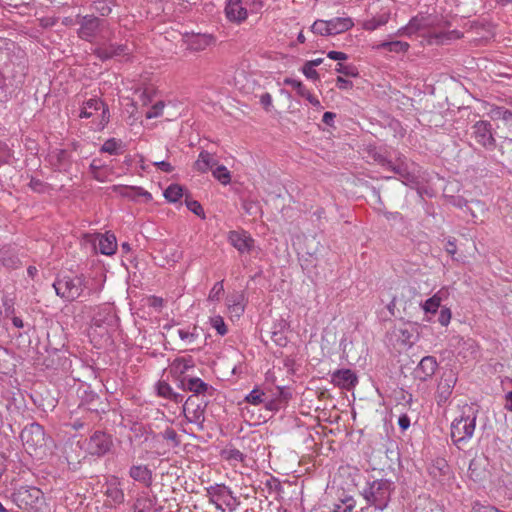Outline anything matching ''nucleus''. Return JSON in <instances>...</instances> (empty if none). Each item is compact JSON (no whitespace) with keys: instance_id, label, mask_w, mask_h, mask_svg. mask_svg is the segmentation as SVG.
Wrapping results in <instances>:
<instances>
[{"instance_id":"56","label":"nucleus","mask_w":512,"mask_h":512,"mask_svg":"<svg viewBox=\"0 0 512 512\" xmlns=\"http://www.w3.org/2000/svg\"><path fill=\"white\" fill-rule=\"evenodd\" d=\"M302 97L305 98L316 109L321 110L323 108L319 99L316 96H314L309 90H307V92H305V94Z\"/></svg>"},{"instance_id":"8","label":"nucleus","mask_w":512,"mask_h":512,"mask_svg":"<svg viewBox=\"0 0 512 512\" xmlns=\"http://www.w3.org/2000/svg\"><path fill=\"white\" fill-rule=\"evenodd\" d=\"M98 111H100V120L96 124V130H102L109 122V110L108 107L97 98H92L86 101L80 111L79 116L81 118H90L93 117Z\"/></svg>"},{"instance_id":"33","label":"nucleus","mask_w":512,"mask_h":512,"mask_svg":"<svg viewBox=\"0 0 512 512\" xmlns=\"http://www.w3.org/2000/svg\"><path fill=\"white\" fill-rule=\"evenodd\" d=\"M183 196V189L180 185L172 184L164 192L168 202L175 203Z\"/></svg>"},{"instance_id":"17","label":"nucleus","mask_w":512,"mask_h":512,"mask_svg":"<svg viewBox=\"0 0 512 512\" xmlns=\"http://www.w3.org/2000/svg\"><path fill=\"white\" fill-rule=\"evenodd\" d=\"M100 28V20L94 16H84L80 22L78 31L79 37L90 41L92 40Z\"/></svg>"},{"instance_id":"60","label":"nucleus","mask_w":512,"mask_h":512,"mask_svg":"<svg viewBox=\"0 0 512 512\" xmlns=\"http://www.w3.org/2000/svg\"><path fill=\"white\" fill-rule=\"evenodd\" d=\"M336 86L341 90H349L353 87V83L352 81L339 76L336 79Z\"/></svg>"},{"instance_id":"32","label":"nucleus","mask_w":512,"mask_h":512,"mask_svg":"<svg viewBox=\"0 0 512 512\" xmlns=\"http://www.w3.org/2000/svg\"><path fill=\"white\" fill-rule=\"evenodd\" d=\"M212 174L223 185H227L231 181L230 171L224 165H216Z\"/></svg>"},{"instance_id":"34","label":"nucleus","mask_w":512,"mask_h":512,"mask_svg":"<svg viewBox=\"0 0 512 512\" xmlns=\"http://www.w3.org/2000/svg\"><path fill=\"white\" fill-rule=\"evenodd\" d=\"M106 495L110 498L114 503H121L124 500V493L121 488L118 487L116 483H112L107 487Z\"/></svg>"},{"instance_id":"4","label":"nucleus","mask_w":512,"mask_h":512,"mask_svg":"<svg viewBox=\"0 0 512 512\" xmlns=\"http://www.w3.org/2000/svg\"><path fill=\"white\" fill-rule=\"evenodd\" d=\"M53 288L58 297L72 302L83 296L82 276L58 277L53 283Z\"/></svg>"},{"instance_id":"12","label":"nucleus","mask_w":512,"mask_h":512,"mask_svg":"<svg viewBox=\"0 0 512 512\" xmlns=\"http://www.w3.org/2000/svg\"><path fill=\"white\" fill-rule=\"evenodd\" d=\"M229 243L240 253H249L253 250L255 241L245 230H233L228 233Z\"/></svg>"},{"instance_id":"39","label":"nucleus","mask_w":512,"mask_h":512,"mask_svg":"<svg viewBox=\"0 0 512 512\" xmlns=\"http://www.w3.org/2000/svg\"><path fill=\"white\" fill-rule=\"evenodd\" d=\"M210 324L219 335L223 336L227 333L226 324L224 322V319L220 315H215L211 317Z\"/></svg>"},{"instance_id":"15","label":"nucleus","mask_w":512,"mask_h":512,"mask_svg":"<svg viewBox=\"0 0 512 512\" xmlns=\"http://www.w3.org/2000/svg\"><path fill=\"white\" fill-rule=\"evenodd\" d=\"M491 125L487 121H478L473 125V134L476 141L484 147H493L495 140Z\"/></svg>"},{"instance_id":"40","label":"nucleus","mask_w":512,"mask_h":512,"mask_svg":"<svg viewBox=\"0 0 512 512\" xmlns=\"http://www.w3.org/2000/svg\"><path fill=\"white\" fill-rule=\"evenodd\" d=\"M157 391H158V395L162 396V397H165V398H171L172 396L175 397V399H173L175 402H180L182 401V399H178L177 397L179 395L177 394H174L173 391H172V388L170 387L169 384L167 383H164V382H160L157 386Z\"/></svg>"},{"instance_id":"38","label":"nucleus","mask_w":512,"mask_h":512,"mask_svg":"<svg viewBox=\"0 0 512 512\" xmlns=\"http://www.w3.org/2000/svg\"><path fill=\"white\" fill-rule=\"evenodd\" d=\"M441 304L433 296L426 299L422 304L421 308L427 314H435L440 308Z\"/></svg>"},{"instance_id":"27","label":"nucleus","mask_w":512,"mask_h":512,"mask_svg":"<svg viewBox=\"0 0 512 512\" xmlns=\"http://www.w3.org/2000/svg\"><path fill=\"white\" fill-rule=\"evenodd\" d=\"M227 307L231 317L239 318L244 312L243 295L235 293L228 296Z\"/></svg>"},{"instance_id":"21","label":"nucleus","mask_w":512,"mask_h":512,"mask_svg":"<svg viewBox=\"0 0 512 512\" xmlns=\"http://www.w3.org/2000/svg\"><path fill=\"white\" fill-rule=\"evenodd\" d=\"M332 382L342 388H350L357 382L356 375L350 369L337 370L332 374Z\"/></svg>"},{"instance_id":"18","label":"nucleus","mask_w":512,"mask_h":512,"mask_svg":"<svg viewBox=\"0 0 512 512\" xmlns=\"http://www.w3.org/2000/svg\"><path fill=\"white\" fill-rule=\"evenodd\" d=\"M113 191L121 195L122 197L137 201L139 198H143L144 202H150L152 195L150 192L137 186H113Z\"/></svg>"},{"instance_id":"13","label":"nucleus","mask_w":512,"mask_h":512,"mask_svg":"<svg viewBox=\"0 0 512 512\" xmlns=\"http://www.w3.org/2000/svg\"><path fill=\"white\" fill-rule=\"evenodd\" d=\"M225 16L233 23H242L248 17V10L242 0H226Z\"/></svg>"},{"instance_id":"24","label":"nucleus","mask_w":512,"mask_h":512,"mask_svg":"<svg viewBox=\"0 0 512 512\" xmlns=\"http://www.w3.org/2000/svg\"><path fill=\"white\" fill-rule=\"evenodd\" d=\"M95 52L100 59L106 60L113 57L126 55L128 53V48L125 45H109L99 47Z\"/></svg>"},{"instance_id":"64","label":"nucleus","mask_w":512,"mask_h":512,"mask_svg":"<svg viewBox=\"0 0 512 512\" xmlns=\"http://www.w3.org/2000/svg\"><path fill=\"white\" fill-rule=\"evenodd\" d=\"M90 169L95 179H97L98 181H104V179L99 174L100 165L96 160L92 161V163L90 164Z\"/></svg>"},{"instance_id":"23","label":"nucleus","mask_w":512,"mask_h":512,"mask_svg":"<svg viewBox=\"0 0 512 512\" xmlns=\"http://www.w3.org/2000/svg\"><path fill=\"white\" fill-rule=\"evenodd\" d=\"M430 474L434 478H437V480L442 484H446L451 477L450 468L443 459H439L435 462V464L430 468Z\"/></svg>"},{"instance_id":"42","label":"nucleus","mask_w":512,"mask_h":512,"mask_svg":"<svg viewBox=\"0 0 512 512\" xmlns=\"http://www.w3.org/2000/svg\"><path fill=\"white\" fill-rule=\"evenodd\" d=\"M178 335L185 344H191L198 338L196 328H193L192 330L179 329Z\"/></svg>"},{"instance_id":"3","label":"nucleus","mask_w":512,"mask_h":512,"mask_svg":"<svg viewBox=\"0 0 512 512\" xmlns=\"http://www.w3.org/2000/svg\"><path fill=\"white\" fill-rule=\"evenodd\" d=\"M392 491V482L379 479L373 481L364 491V497L370 505L382 511L388 506Z\"/></svg>"},{"instance_id":"44","label":"nucleus","mask_w":512,"mask_h":512,"mask_svg":"<svg viewBox=\"0 0 512 512\" xmlns=\"http://www.w3.org/2000/svg\"><path fill=\"white\" fill-rule=\"evenodd\" d=\"M223 292H224L223 282L219 281V282L215 283L209 292L208 300L209 301H219Z\"/></svg>"},{"instance_id":"41","label":"nucleus","mask_w":512,"mask_h":512,"mask_svg":"<svg viewBox=\"0 0 512 512\" xmlns=\"http://www.w3.org/2000/svg\"><path fill=\"white\" fill-rule=\"evenodd\" d=\"M121 146V142L111 138L104 142L101 151L109 153L111 155L117 154Z\"/></svg>"},{"instance_id":"6","label":"nucleus","mask_w":512,"mask_h":512,"mask_svg":"<svg viewBox=\"0 0 512 512\" xmlns=\"http://www.w3.org/2000/svg\"><path fill=\"white\" fill-rule=\"evenodd\" d=\"M207 494L209 501L213 504L216 509L224 511L223 506L233 512L239 506V501L236 496L233 495L231 489L222 484H216L207 488Z\"/></svg>"},{"instance_id":"59","label":"nucleus","mask_w":512,"mask_h":512,"mask_svg":"<svg viewBox=\"0 0 512 512\" xmlns=\"http://www.w3.org/2000/svg\"><path fill=\"white\" fill-rule=\"evenodd\" d=\"M29 187L33 190V191H36V192H44L45 191V184L39 180V179H34L32 178L29 182Z\"/></svg>"},{"instance_id":"48","label":"nucleus","mask_w":512,"mask_h":512,"mask_svg":"<svg viewBox=\"0 0 512 512\" xmlns=\"http://www.w3.org/2000/svg\"><path fill=\"white\" fill-rule=\"evenodd\" d=\"M164 106V102H157L146 112V117L148 119H152L161 116L163 113Z\"/></svg>"},{"instance_id":"20","label":"nucleus","mask_w":512,"mask_h":512,"mask_svg":"<svg viewBox=\"0 0 512 512\" xmlns=\"http://www.w3.org/2000/svg\"><path fill=\"white\" fill-rule=\"evenodd\" d=\"M0 264L7 269H17L21 266V261L13 248L0 245Z\"/></svg>"},{"instance_id":"29","label":"nucleus","mask_w":512,"mask_h":512,"mask_svg":"<svg viewBox=\"0 0 512 512\" xmlns=\"http://www.w3.org/2000/svg\"><path fill=\"white\" fill-rule=\"evenodd\" d=\"M129 474L134 480L141 481V482H146L151 477V473H150L149 469L144 465L132 466L130 468Z\"/></svg>"},{"instance_id":"28","label":"nucleus","mask_w":512,"mask_h":512,"mask_svg":"<svg viewBox=\"0 0 512 512\" xmlns=\"http://www.w3.org/2000/svg\"><path fill=\"white\" fill-rule=\"evenodd\" d=\"M194 366L191 358H176L170 365V371L175 375H182Z\"/></svg>"},{"instance_id":"37","label":"nucleus","mask_w":512,"mask_h":512,"mask_svg":"<svg viewBox=\"0 0 512 512\" xmlns=\"http://www.w3.org/2000/svg\"><path fill=\"white\" fill-rule=\"evenodd\" d=\"M94 9L101 16H107L112 11V2L110 0H96L94 2Z\"/></svg>"},{"instance_id":"25","label":"nucleus","mask_w":512,"mask_h":512,"mask_svg":"<svg viewBox=\"0 0 512 512\" xmlns=\"http://www.w3.org/2000/svg\"><path fill=\"white\" fill-rule=\"evenodd\" d=\"M216 165L215 157L207 151H202L194 163V168L201 173H205L208 170H213Z\"/></svg>"},{"instance_id":"46","label":"nucleus","mask_w":512,"mask_h":512,"mask_svg":"<svg viewBox=\"0 0 512 512\" xmlns=\"http://www.w3.org/2000/svg\"><path fill=\"white\" fill-rule=\"evenodd\" d=\"M284 83L286 85L291 86L293 89H295L299 96H303L305 92H307V88L303 85V83L299 80L293 79V78H286L284 80Z\"/></svg>"},{"instance_id":"1","label":"nucleus","mask_w":512,"mask_h":512,"mask_svg":"<svg viewBox=\"0 0 512 512\" xmlns=\"http://www.w3.org/2000/svg\"><path fill=\"white\" fill-rule=\"evenodd\" d=\"M478 407L474 404L464 403L459 406V415L451 423V438L458 448L466 444L474 435Z\"/></svg>"},{"instance_id":"31","label":"nucleus","mask_w":512,"mask_h":512,"mask_svg":"<svg viewBox=\"0 0 512 512\" xmlns=\"http://www.w3.org/2000/svg\"><path fill=\"white\" fill-rule=\"evenodd\" d=\"M185 389L194 392L195 394L204 393L208 389V384L203 382L200 378H190L187 382H183Z\"/></svg>"},{"instance_id":"26","label":"nucleus","mask_w":512,"mask_h":512,"mask_svg":"<svg viewBox=\"0 0 512 512\" xmlns=\"http://www.w3.org/2000/svg\"><path fill=\"white\" fill-rule=\"evenodd\" d=\"M99 251L104 255H112L117 249V240L113 234L105 233L98 237Z\"/></svg>"},{"instance_id":"43","label":"nucleus","mask_w":512,"mask_h":512,"mask_svg":"<svg viewBox=\"0 0 512 512\" xmlns=\"http://www.w3.org/2000/svg\"><path fill=\"white\" fill-rule=\"evenodd\" d=\"M335 70L336 72L349 77H357L359 74L357 68L353 65H343L338 63Z\"/></svg>"},{"instance_id":"50","label":"nucleus","mask_w":512,"mask_h":512,"mask_svg":"<svg viewBox=\"0 0 512 512\" xmlns=\"http://www.w3.org/2000/svg\"><path fill=\"white\" fill-rule=\"evenodd\" d=\"M452 318L451 310L448 307H442L438 316V322L446 327L449 325Z\"/></svg>"},{"instance_id":"11","label":"nucleus","mask_w":512,"mask_h":512,"mask_svg":"<svg viewBox=\"0 0 512 512\" xmlns=\"http://www.w3.org/2000/svg\"><path fill=\"white\" fill-rule=\"evenodd\" d=\"M112 445L110 437L100 431L95 432L86 443V450L91 455L102 456L106 454Z\"/></svg>"},{"instance_id":"58","label":"nucleus","mask_w":512,"mask_h":512,"mask_svg":"<svg viewBox=\"0 0 512 512\" xmlns=\"http://www.w3.org/2000/svg\"><path fill=\"white\" fill-rule=\"evenodd\" d=\"M225 454H226V458L229 460H234V461L240 462L244 458L243 454L237 449H229V450L225 451Z\"/></svg>"},{"instance_id":"49","label":"nucleus","mask_w":512,"mask_h":512,"mask_svg":"<svg viewBox=\"0 0 512 512\" xmlns=\"http://www.w3.org/2000/svg\"><path fill=\"white\" fill-rule=\"evenodd\" d=\"M162 437L168 441L172 447H175L179 444V440H178V435L176 433V431L172 428H168L166 429L163 433H162Z\"/></svg>"},{"instance_id":"7","label":"nucleus","mask_w":512,"mask_h":512,"mask_svg":"<svg viewBox=\"0 0 512 512\" xmlns=\"http://www.w3.org/2000/svg\"><path fill=\"white\" fill-rule=\"evenodd\" d=\"M23 446L29 454H37L46 445L44 429L38 423H31L26 426L20 435Z\"/></svg>"},{"instance_id":"45","label":"nucleus","mask_w":512,"mask_h":512,"mask_svg":"<svg viewBox=\"0 0 512 512\" xmlns=\"http://www.w3.org/2000/svg\"><path fill=\"white\" fill-rule=\"evenodd\" d=\"M410 45L404 41H390L389 52L393 53H405L408 51Z\"/></svg>"},{"instance_id":"2","label":"nucleus","mask_w":512,"mask_h":512,"mask_svg":"<svg viewBox=\"0 0 512 512\" xmlns=\"http://www.w3.org/2000/svg\"><path fill=\"white\" fill-rule=\"evenodd\" d=\"M117 316L111 306H100L92 318L89 335L110 338V333L117 328Z\"/></svg>"},{"instance_id":"63","label":"nucleus","mask_w":512,"mask_h":512,"mask_svg":"<svg viewBox=\"0 0 512 512\" xmlns=\"http://www.w3.org/2000/svg\"><path fill=\"white\" fill-rule=\"evenodd\" d=\"M260 103L266 110H269L272 106V96L269 93L262 94L260 96Z\"/></svg>"},{"instance_id":"16","label":"nucleus","mask_w":512,"mask_h":512,"mask_svg":"<svg viewBox=\"0 0 512 512\" xmlns=\"http://www.w3.org/2000/svg\"><path fill=\"white\" fill-rule=\"evenodd\" d=\"M197 396L189 397L183 405V413L190 423L202 424L204 421V409L195 403Z\"/></svg>"},{"instance_id":"55","label":"nucleus","mask_w":512,"mask_h":512,"mask_svg":"<svg viewBox=\"0 0 512 512\" xmlns=\"http://www.w3.org/2000/svg\"><path fill=\"white\" fill-rule=\"evenodd\" d=\"M417 29L416 20H411L407 26L402 27L397 31V35H411Z\"/></svg>"},{"instance_id":"9","label":"nucleus","mask_w":512,"mask_h":512,"mask_svg":"<svg viewBox=\"0 0 512 512\" xmlns=\"http://www.w3.org/2000/svg\"><path fill=\"white\" fill-rule=\"evenodd\" d=\"M457 380V375L453 370H447L442 373L435 393L438 405H444L449 401Z\"/></svg>"},{"instance_id":"61","label":"nucleus","mask_w":512,"mask_h":512,"mask_svg":"<svg viewBox=\"0 0 512 512\" xmlns=\"http://www.w3.org/2000/svg\"><path fill=\"white\" fill-rule=\"evenodd\" d=\"M153 165L156 166L161 171L166 172V173H170L174 169L173 166L167 161H155V162H153Z\"/></svg>"},{"instance_id":"54","label":"nucleus","mask_w":512,"mask_h":512,"mask_svg":"<svg viewBox=\"0 0 512 512\" xmlns=\"http://www.w3.org/2000/svg\"><path fill=\"white\" fill-rule=\"evenodd\" d=\"M448 39H450V37L447 33L431 34L428 42L430 44H443Z\"/></svg>"},{"instance_id":"62","label":"nucleus","mask_w":512,"mask_h":512,"mask_svg":"<svg viewBox=\"0 0 512 512\" xmlns=\"http://www.w3.org/2000/svg\"><path fill=\"white\" fill-rule=\"evenodd\" d=\"M327 57L331 60H335V61H343V60H347L348 56L347 54H345L344 52H340V51H329L327 53Z\"/></svg>"},{"instance_id":"22","label":"nucleus","mask_w":512,"mask_h":512,"mask_svg":"<svg viewBox=\"0 0 512 512\" xmlns=\"http://www.w3.org/2000/svg\"><path fill=\"white\" fill-rule=\"evenodd\" d=\"M330 34L337 35L350 30L354 22L350 17H336L328 20Z\"/></svg>"},{"instance_id":"35","label":"nucleus","mask_w":512,"mask_h":512,"mask_svg":"<svg viewBox=\"0 0 512 512\" xmlns=\"http://www.w3.org/2000/svg\"><path fill=\"white\" fill-rule=\"evenodd\" d=\"M492 119H502L506 122L512 121V112L503 107H492L489 111Z\"/></svg>"},{"instance_id":"10","label":"nucleus","mask_w":512,"mask_h":512,"mask_svg":"<svg viewBox=\"0 0 512 512\" xmlns=\"http://www.w3.org/2000/svg\"><path fill=\"white\" fill-rule=\"evenodd\" d=\"M382 165L399 175L403 184L411 187L418 184V177L414 170L409 169V165L405 157H399L396 164H393L391 161H384Z\"/></svg>"},{"instance_id":"14","label":"nucleus","mask_w":512,"mask_h":512,"mask_svg":"<svg viewBox=\"0 0 512 512\" xmlns=\"http://www.w3.org/2000/svg\"><path fill=\"white\" fill-rule=\"evenodd\" d=\"M437 367L438 363L435 357L425 356L414 369L413 376L415 379L425 382L435 374Z\"/></svg>"},{"instance_id":"47","label":"nucleus","mask_w":512,"mask_h":512,"mask_svg":"<svg viewBox=\"0 0 512 512\" xmlns=\"http://www.w3.org/2000/svg\"><path fill=\"white\" fill-rule=\"evenodd\" d=\"M264 393L259 389H253L245 398V400L252 404L258 405L263 402Z\"/></svg>"},{"instance_id":"36","label":"nucleus","mask_w":512,"mask_h":512,"mask_svg":"<svg viewBox=\"0 0 512 512\" xmlns=\"http://www.w3.org/2000/svg\"><path fill=\"white\" fill-rule=\"evenodd\" d=\"M311 30L313 33L321 36H331L330 30H329V24L328 20H316L312 26Z\"/></svg>"},{"instance_id":"57","label":"nucleus","mask_w":512,"mask_h":512,"mask_svg":"<svg viewBox=\"0 0 512 512\" xmlns=\"http://www.w3.org/2000/svg\"><path fill=\"white\" fill-rule=\"evenodd\" d=\"M450 295V291L448 287H442L439 289L433 297L437 299V301L441 304L443 301H445Z\"/></svg>"},{"instance_id":"52","label":"nucleus","mask_w":512,"mask_h":512,"mask_svg":"<svg viewBox=\"0 0 512 512\" xmlns=\"http://www.w3.org/2000/svg\"><path fill=\"white\" fill-rule=\"evenodd\" d=\"M301 71L308 79H311V80L319 79V74L316 71L315 67L311 66L307 62L303 65V67L301 68Z\"/></svg>"},{"instance_id":"19","label":"nucleus","mask_w":512,"mask_h":512,"mask_svg":"<svg viewBox=\"0 0 512 512\" xmlns=\"http://www.w3.org/2000/svg\"><path fill=\"white\" fill-rule=\"evenodd\" d=\"M82 276L83 283V296L99 294L105 283V275L101 272L96 273L93 276L85 277Z\"/></svg>"},{"instance_id":"5","label":"nucleus","mask_w":512,"mask_h":512,"mask_svg":"<svg viewBox=\"0 0 512 512\" xmlns=\"http://www.w3.org/2000/svg\"><path fill=\"white\" fill-rule=\"evenodd\" d=\"M366 12L371 16L361 23L362 28L366 31H375L386 25L391 16L389 5L381 0L371 3Z\"/></svg>"},{"instance_id":"30","label":"nucleus","mask_w":512,"mask_h":512,"mask_svg":"<svg viewBox=\"0 0 512 512\" xmlns=\"http://www.w3.org/2000/svg\"><path fill=\"white\" fill-rule=\"evenodd\" d=\"M134 512H155L153 499L147 496L138 497L134 505Z\"/></svg>"},{"instance_id":"53","label":"nucleus","mask_w":512,"mask_h":512,"mask_svg":"<svg viewBox=\"0 0 512 512\" xmlns=\"http://www.w3.org/2000/svg\"><path fill=\"white\" fill-rule=\"evenodd\" d=\"M186 205H187V208L194 214H196L198 216H204L203 208L198 201H194V200L187 201Z\"/></svg>"},{"instance_id":"51","label":"nucleus","mask_w":512,"mask_h":512,"mask_svg":"<svg viewBox=\"0 0 512 512\" xmlns=\"http://www.w3.org/2000/svg\"><path fill=\"white\" fill-rule=\"evenodd\" d=\"M343 505H335L334 507V512H352V510L354 509L355 507V502L352 498H346L344 501H343Z\"/></svg>"}]
</instances>
